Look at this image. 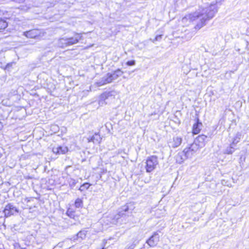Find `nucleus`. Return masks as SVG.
<instances>
[{"label":"nucleus","mask_w":249,"mask_h":249,"mask_svg":"<svg viewBox=\"0 0 249 249\" xmlns=\"http://www.w3.org/2000/svg\"><path fill=\"white\" fill-rule=\"evenodd\" d=\"M17 212H18L17 209L10 203L7 204L3 210L5 217H9Z\"/></svg>","instance_id":"nucleus-9"},{"label":"nucleus","mask_w":249,"mask_h":249,"mask_svg":"<svg viewBox=\"0 0 249 249\" xmlns=\"http://www.w3.org/2000/svg\"><path fill=\"white\" fill-rule=\"evenodd\" d=\"M82 39V33L74 32L71 36L65 38H60L58 41L59 47L61 48H64L66 47L77 44Z\"/></svg>","instance_id":"nucleus-1"},{"label":"nucleus","mask_w":249,"mask_h":249,"mask_svg":"<svg viewBox=\"0 0 249 249\" xmlns=\"http://www.w3.org/2000/svg\"><path fill=\"white\" fill-rule=\"evenodd\" d=\"M102 138L100 137L99 133H95L93 135L88 138V142H100Z\"/></svg>","instance_id":"nucleus-12"},{"label":"nucleus","mask_w":249,"mask_h":249,"mask_svg":"<svg viewBox=\"0 0 249 249\" xmlns=\"http://www.w3.org/2000/svg\"><path fill=\"white\" fill-rule=\"evenodd\" d=\"M202 123L198 117L196 118L195 122L192 127L191 133L193 136L199 134L202 130Z\"/></svg>","instance_id":"nucleus-6"},{"label":"nucleus","mask_w":249,"mask_h":249,"mask_svg":"<svg viewBox=\"0 0 249 249\" xmlns=\"http://www.w3.org/2000/svg\"><path fill=\"white\" fill-rule=\"evenodd\" d=\"M205 21L206 19L204 18H203L201 20V22L200 23L197 24L195 27V28L196 30L200 29L201 27L204 26L205 24Z\"/></svg>","instance_id":"nucleus-20"},{"label":"nucleus","mask_w":249,"mask_h":249,"mask_svg":"<svg viewBox=\"0 0 249 249\" xmlns=\"http://www.w3.org/2000/svg\"><path fill=\"white\" fill-rule=\"evenodd\" d=\"M208 142V136L204 134L198 135L195 138L193 143L198 149L204 147Z\"/></svg>","instance_id":"nucleus-4"},{"label":"nucleus","mask_w":249,"mask_h":249,"mask_svg":"<svg viewBox=\"0 0 249 249\" xmlns=\"http://www.w3.org/2000/svg\"><path fill=\"white\" fill-rule=\"evenodd\" d=\"M41 34V31L37 29H33L24 33V35L27 38L34 39L38 38Z\"/></svg>","instance_id":"nucleus-7"},{"label":"nucleus","mask_w":249,"mask_h":249,"mask_svg":"<svg viewBox=\"0 0 249 249\" xmlns=\"http://www.w3.org/2000/svg\"><path fill=\"white\" fill-rule=\"evenodd\" d=\"M69 148L67 146L59 145L53 148L52 151L55 155H64L69 152Z\"/></svg>","instance_id":"nucleus-10"},{"label":"nucleus","mask_w":249,"mask_h":249,"mask_svg":"<svg viewBox=\"0 0 249 249\" xmlns=\"http://www.w3.org/2000/svg\"><path fill=\"white\" fill-rule=\"evenodd\" d=\"M126 64L127 66H133L135 64V60H130L126 62Z\"/></svg>","instance_id":"nucleus-23"},{"label":"nucleus","mask_w":249,"mask_h":249,"mask_svg":"<svg viewBox=\"0 0 249 249\" xmlns=\"http://www.w3.org/2000/svg\"><path fill=\"white\" fill-rule=\"evenodd\" d=\"M144 168L147 173L153 172L159 165L158 157L156 155L148 156L145 160Z\"/></svg>","instance_id":"nucleus-2"},{"label":"nucleus","mask_w":249,"mask_h":249,"mask_svg":"<svg viewBox=\"0 0 249 249\" xmlns=\"http://www.w3.org/2000/svg\"><path fill=\"white\" fill-rule=\"evenodd\" d=\"M124 208L121 211L118 213L117 215H118V218L123 217L125 215L124 212H126L128 211L129 209V207L126 205L124 206Z\"/></svg>","instance_id":"nucleus-15"},{"label":"nucleus","mask_w":249,"mask_h":249,"mask_svg":"<svg viewBox=\"0 0 249 249\" xmlns=\"http://www.w3.org/2000/svg\"><path fill=\"white\" fill-rule=\"evenodd\" d=\"M86 235L87 231L83 230L80 231L76 234L77 238H80L81 239L85 238Z\"/></svg>","instance_id":"nucleus-17"},{"label":"nucleus","mask_w":249,"mask_h":249,"mask_svg":"<svg viewBox=\"0 0 249 249\" xmlns=\"http://www.w3.org/2000/svg\"><path fill=\"white\" fill-rule=\"evenodd\" d=\"M83 205V201L82 199L78 198L76 199L74 202V206L77 208H82Z\"/></svg>","instance_id":"nucleus-16"},{"label":"nucleus","mask_w":249,"mask_h":249,"mask_svg":"<svg viewBox=\"0 0 249 249\" xmlns=\"http://www.w3.org/2000/svg\"><path fill=\"white\" fill-rule=\"evenodd\" d=\"M66 214L70 218L75 219L77 217L75 211L71 208H69L66 211Z\"/></svg>","instance_id":"nucleus-14"},{"label":"nucleus","mask_w":249,"mask_h":249,"mask_svg":"<svg viewBox=\"0 0 249 249\" xmlns=\"http://www.w3.org/2000/svg\"><path fill=\"white\" fill-rule=\"evenodd\" d=\"M123 73V71L121 69H118L114 71L112 73H107L106 76L103 78L102 80L97 84L99 86H101L113 82V80L118 78Z\"/></svg>","instance_id":"nucleus-3"},{"label":"nucleus","mask_w":249,"mask_h":249,"mask_svg":"<svg viewBox=\"0 0 249 249\" xmlns=\"http://www.w3.org/2000/svg\"><path fill=\"white\" fill-rule=\"evenodd\" d=\"M198 150V148L192 143L185 147L182 152L186 158H189L193 156Z\"/></svg>","instance_id":"nucleus-5"},{"label":"nucleus","mask_w":249,"mask_h":249,"mask_svg":"<svg viewBox=\"0 0 249 249\" xmlns=\"http://www.w3.org/2000/svg\"><path fill=\"white\" fill-rule=\"evenodd\" d=\"M161 37H162V35H157L155 37V38L153 40H152V41L153 42H155L157 41L160 40L161 39Z\"/></svg>","instance_id":"nucleus-22"},{"label":"nucleus","mask_w":249,"mask_h":249,"mask_svg":"<svg viewBox=\"0 0 249 249\" xmlns=\"http://www.w3.org/2000/svg\"><path fill=\"white\" fill-rule=\"evenodd\" d=\"M182 139L181 137H176L173 139V147H177L179 146L182 143Z\"/></svg>","instance_id":"nucleus-13"},{"label":"nucleus","mask_w":249,"mask_h":249,"mask_svg":"<svg viewBox=\"0 0 249 249\" xmlns=\"http://www.w3.org/2000/svg\"><path fill=\"white\" fill-rule=\"evenodd\" d=\"M7 25V23L5 20L0 18V31L5 29Z\"/></svg>","instance_id":"nucleus-18"},{"label":"nucleus","mask_w":249,"mask_h":249,"mask_svg":"<svg viewBox=\"0 0 249 249\" xmlns=\"http://www.w3.org/2000/svg\"><path fill=\"white\" fill-rule=\"evenodd\" d=\"M101 249H105V248L103 247V248H101Z\"/></svg>","instance_id":"nucleus-24"},{"label":"nucleus","mask_w":249,"mask_h":249,"mask_svg":"<svg viewBox=\"0 0 249 249\" xmlns=\"http://www.w3.org/2000/svg\"><path fill=\"white\" fill-rule=\"evenodd\" d=\"M90 186V184L89 183L86 182L83 184L82 185L80 186V187L79 188V190L81 192H83L85 191L86 190H87L89 186Z\"/></svg>","instance_id":"nucleus-19"},{"label":"nucleus","mask_w":249,"mask_h":249,"mask_svg":"<svg viewBox=\"0 0 249 249\" xmlns=\"http://www.w3.org/2000/svg\"><path fill=\"white\" fill-rule=\"evenodd\" d=\"M202 14H189L182 18V21L189 20L190 22H193L197 19Z\"/></svg>","instance_id":"nucleus-11"},{"label":"nucleus","mask_w":249,"mask_h":249,"mask_svg":"<svg viewBox=\"0 0 249 249\" xmlns=\"http://www.w3.org/2000/svg\"><path fill=\"white\" fill-rule=\"evenodd\" d=\"M160 241V236L157 232H155L147 240L146 243L150 247H154L157 246Z\"/></svg>","instance_id":"nucleus-8"},{"label":"nucleus","mask_w":249,"mask_h":249,"mask_svg":"<svg viewBox=\"0 0 249 249\" xmlns=\"http://www.w3.org/2000/svg\"><path fill=\"white\" fill-rule=\"evenodd\" d=\"M111 95L110 92H105L101 94V98L102 99L105 100Z\"/></svg>","instance_id":"nucleus-21"}]
</instances>
